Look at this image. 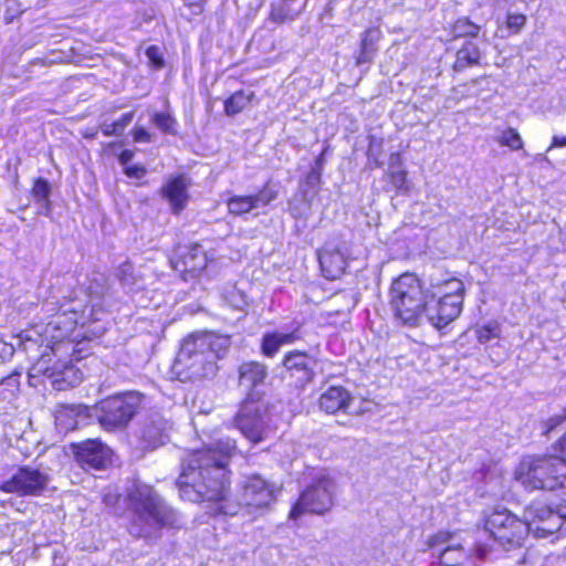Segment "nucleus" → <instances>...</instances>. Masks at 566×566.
<instances>
[{
    "mask_svg": "<svg viewBox=\"0 0 566 566\" xmlns=\"http://www.w3.org/2000/svg\"><path fill=\"white\" fill-rule=\"evenodd\" d=\"M3 382L10 385V386H17L18 385V378L17 376L12 375V376H9L8 378L3 379Z\"/></svg>",
    "mask_w": 566,
    "mask_h": 566,
    "instance_id": "603ef678",
    "label": "nucleus"
},
{
    "mask_svg": "<svg viewBox=\"0 0 566 566\" xmlns=\"http://www.w3.org/2000/svg\"><path fill=\"white\" fill-rule=\"evenodd\" d=\"M234 449V442L228 439L192 451L177 480L179 494L182 500L193 503L211 502L213 514L233 516L241 512L255 520L274 502L280 489L260 475H251L242 485L240 502L228 500L227 460Z\"/></svg>",
    "mask_w": 566,
    "mask_h": 566,
    "instance_id": "f257e3e1",
    "label": "nucleus"
},
{
    "mask_svg": "<svg viewBox=\"0 0 566 566\" xmlns=\"http://www.w3.org/2000/svg\"><path fill=\"white\" fill-rule=\"evenodd\" d=\"M390 307L402 323L416 325L424 316L428 319L429 297L420 280L412 273H403L390 286Z\"/></svg>",
    "mask_w": 566,
    "mask_h": 566,
    "instance_id": "0eeeda50",
    "label": "nucleus"
},
{
    "mask_svg": "<svg viewBox=\"0 0 566 566\" xmlns=\"http://www.w3.org/2000/svg\"><path fill=\"white\" fill-rule=\"evenodd\" d=\"M429 297L428 321L437 328L446 327L462 312L463 282L450 274L433 276L427 289Z\"/></svg>",
    "mask_w": 566,
    "mask_h": 566,
    "instance_id": "423d86ee",
    "label": "nucleus"
},
{
    "mask_svg": "<svg viewBox=\"0 0 566 566\" xmlns=\"http://www.w3.org/2000/svg\"><path fill=\"white\" fill-rule=\"evenodd\" d=\"M133 138L136 143H149L150 134L144 127H135Z\"/></svg>",
    "mask_w": 566,
    "mask_h": 566,
    "instance_id": "c03bdc74",
    "label": "nucleus"
},
{
    "mask_svg": "<svg viewBox=\"0 0 566 566\" xmlns=\"http://www.w3.org/2000/svg\"><path fill=\"white\" fill-rule=\"evenodd\" d=\"M124 174L128 178L142 179L147 174V169L143 165H129L124 169Z\"/></svg>",
    "mask_w": 566,
    "mask_h": 566,
    "instance_id": "ea45409f",
    "label": "nucleus"
},
{
    "mask_svg": "<svg viewBox=\"0 0 566 566\" xmlns=\"http://www.w3.org/2000/svg\"><path fill=\"white\" fill-rule=\"evenodd\" d=\"M231 345L230 337L214 333H197L187 337L175 360L174 369L182 380H196L216 373V361Z\"/></svg>",
    "mask_w": 566,
    "mask_h": 566,
    "instance_id": "20e7f679",
    "label": "nucleus"
},
{
    "mask_svg": "<svg viewBox=\"0 0 566 566\" xmlns=\"http://www.w3.org/2000/svg\"><path fill=\"white\" fill-rule=\"evenodd\" d=\"M391 184L399 190L403 189L407 182V171L399 169L390 172Z\"/></svg>",
    "mask_w": 566,
    "mask_h": 566,
    "instance_id": "58836bf2",
    "label": "nucleus"
},
{
    "mask_svg": "<svg viewBox=\"0 0 566 566\" xmlns=\"http://www.w3.org/2000/svg\"><path fill=\"white\" fill-rule=\"evenodd\" d=\"M208 265V255L200 244H192L186 248V251L175 263V270L181 272L187 280L197 277Z\"/></svg>",
    "mask_w": 566,
    "mask_h": 566,
    "instance_id": "a211bd4d",
    "label": "nucleus"
},
{
    "mask_svg": "<svg viewBox=\"0 0 566 566\" xmlns=\"http://www.w3.org/2000/svg\"><path fill=\"white\" fill-rule=\"evenodd\" d=\"M378 39V31L374 29H368L364 32V36L361 39L360 53L357 57V64L369 63L373 59V55L376 51L375 42Z\"/></svg>",
    "mask_w": 566,
    "mask_h": 566,
    "instance_id": "c85d7f7f",
    "label": "nucleus"
},
{
    "mask_svg": "<svg viewBox=\"0 0 566 566\" xmlns=\"http://www.w3.org/2000/svg\"><path fill=\"white\" fill-rule=\"evenodd\" d=\"M528 533L530 526L505 509L494 510L489 514L484 530L479 532L480 535L488 534L494 543L507 551L521 546Z\"/></svg>",
    "mask_w": 566,
    "mask_h": 566,
    "instance_id": "9d476101",
    "label": "nucleus"
},
{
    "mask_svg": "<svg viewBox=\"0 0 566 566\" xmlns=\"http://www.w3.org/2000/svg\"><path fill=\"white\" fill-rule=\"evenodd\" d=\"M535 160L538 161V163H546L548 165H552L549 158L546 155H543V154H537L535 156Z\"/></svg>",
    "mask_w": 566,
    "mask_h": 566,
    "instance_id": "8fccbe9b",
    "label": "nucleus"
},
{
    "mask_svg": "<svg viewBox=\"0 0 566 566\" xmlns=\"http://www.w3.org/2000/svg\"><path fill=\"white\" fill-rule=\"evenodd\" d=\"M154 124L164 133L175 134V119L167 113H156L153 117Z\"/></svg>",
    "mask_w": 566,
    "mask_h": 566,
    "instance_id": "4c0bfd02",
    "label": "nucleus"
},
{
    "mask_svg": "<svg viewBox=\"0 0 566 566\" xmlns=\"http://www.w3.org/2000/svg\"><path fill=\"white\" fill-rule=\"evenodd\" d=\"M352 401V396L345 388L340 386H332L319 397V408L327 413H335L346 410Z\"/></svg>",
    "mask_w": 566,
    "mask_h": 566,
    "instance_id": "b1692460",
    "label": "nucleus"
},
{
    "mask_svg": "<svg viewBox=\"0 0 566 566\" xmlns=\"http://www.w3.org/2000/svg\"><path fill=\"white\" fill-rule=\"evenodd\" d=\"M402 165V158L399 153H394L389 157V166L391 168L400 167Z\"/></svg>",
    "mask_w": 566,
    "mask_h": 566,
    "instance_id": "49530a36",
    "label": "nucleus"
},
{
    "mask_svg": "<svg viewBox=\"0 0 566 566\" xmlns=\"http://www.w3.org/2000/svg\"><path fill=\"white\" fill-rule=\"evenodd\" d=\"M76 461L88 469H104L111 461L112 451L99 440H86L74 446Z\"/></svg>",
    "mask_w": 566,
    "mask_h": 566,
    "instance_id": "f3484780",
    "label": "nucleus"
},
{
    "mask_svg": "<svg viewBox=\"0 0 566 566\" xmlns=\"http://www.w3.org/2000/svg\"><path fill=\"white\" fill-rule=\"evenodd\" d=\"M566 512H555L549 515L543 526L535 528L536 537H547L559 531L565 523Z\"/></svg>",
    "mask_w": 566,
    "mask_h": 566,
    "instance_id": "c756f323",
    "label": "nucleus"
},
{
    "mask_svg": "<svg viewBox=\"0 0 566 566\" xmlns=\"http://www.w3.org/2000/svg\"><path fill=\"white\" fill-rule=\"evenodd\" d=\"M334 492V480L327 474H319L293 505L290 517L297 520L306 512L323 514L332 507Z\"/></svg>",
    "mask_w": 566,
    "mask_h": 566,
    "instance_id": "f8f14e48",
    "label": "nucleus"
},
{
    "mask_svg": "<svg viewBox=\"0 0 566 566\" xmlns=\"http://www.w3.org/2000/svg\"><path fill=\"white\" fill-rule=\"evenodd\" d=\"M14 353V346L0 339V365L11 358Z\"/></svg>",
    "mask_w": 566,
    "mask_h": 566,
    "instance_id": "37998d69",
    "label": "nucleus"
},
{
    "mask_svg": "<svg viewBox=\"0 0 566 566\" xmlns=\"http://www.w3.org/2000/svg\"><path fill=\"white\" fill-rule=\"evenodd\" d=\"M300 12L291 9L285 2L272 4L270 20L275 23L292 22L298 17Z\"/></svg>",
    "mask_w": 566,
    "mask_h": 566,
    "instance_id": "7c9ffc66",
    "label": "nucleus"
},
{
    "mask_svg": "<svg viewBox=\"0 0 566 566\" xmlns=\"http://www.w3.org/2000/svg\"><path fill=\"white\" fill-rule=\"evenodd\" d=\"M348 250L345 243H326L318 252L323 275L328 280L338 279L347 265Z\"/></svg>",
    "mask_w": 566,
    "mask_h": 566,
    "instance_id": "dca6fc26",
    "label": "nucleus"
},
{
    "mask_svg": "<svg viewBox=\"0 0 566 566\" xmlns=\"http://www.w3.org/2000/svg\"><path fill=\"white\" fill-rule=\"evenodd\" d=\"M19 345L23 346L25 352H29L34 346H45V349L41 354V357L31 366L29 370V379L32 386H38L44 380H49L51 386L56 390H66L69 388L75 387L83 380L82 371L75 367L71 361H62L57 360L51 365L52 355H66L63 352H57L54 354L50 348H46V343L38 344L28 343L29 349L25 348L24 343L19 336ZM74 352H70L67 355L74 354Z\"/></svg>",
    "mask_w": 566,
    "mask_h": 566,
    "instance_id": "6e6552de",
    "label": "nucleus"
},
{
    "mask_svg": "<svg viewBox=\"0 0 566 566\" xmlns=\"http://www.w3.org/2000/svg\"><path fill=\"white\" fill-rule=\"evenodd\" d=\"M566 146V137L554 136L551 146L548 147V151L555 147H565Z\"/></svg>",
    "mask_w": 566,
    "mask_h": 566,
    "instance_id": "de8ad7c7",
    "label": "nucleus"
},
{
    "mask_svg": "<svg viewBox=\"0 0 566 566\" xmlns=\"http://www.w3.org/2000/svg\"><path fill=\"white\" fill-rule=\"evenodd\" d=\"M301 339L298 327L286 332L265 333L261 342V352L266 357H274L282 346L294 344Z\"/></svg>",
    "mask_w": 566,
    "mask_h": 566,
    "instance_id": "4be33fe9",
    "label": "nucleus"
},
{
    "mask_svg": "<svg viewBox=\"0 0 566 566\" xmlns=\"http://www.w3.org/2000/svg\"><path fill=\"white\" fill-rule=\"evenodd\" d=\"M239 386L247 391L264 384L268 377V368L259 361L242 363L239 367Z\"/></svg>",
    "mask_w": 566,
    "mask_h": 566,
    "instance_id": "412c9836",
    "label": "nucleus"
},
{
    "mask_svg": "<svg viewBox=\"0 0 566 566\" xmlns=\"http://www.w3.org/2000/svg\"><path fill=\"white\" fill-rule=\"evenodd\" d=\"M166 426L159 421L158 426H147L144 430L143 438L149 442L150 446L156 447L164 443Z\"/></svg>",
    "mask_w": 566,
    "mask_h": 566,
    "instance_id": "c9c22d12",
    "label": "nucleus"
},
{
    "mask_svg": "<svg viewBox=\"0 0 566 566\" xmlns=\"http://www.w3.org/2000/svg\"><path fill=\"white\" fill-rule=\"evenodd\" d=\"M117 277L122 285L130 292L142 290L144 286V274L128 261L119 265Z\"/></svg>",
    "mask_w": 566,
    "mask_h": 566,
    "instance_id": "bb28decb",
    "label": "nucleus"
},
{
    "mask_svg": "<svg viewBox=\"0 0 566 566\" xmlns=\"http://www.w3.org/2000/svg\"><path fill=\"white\" fill-rule=\"evenodd\" d=\"M555 512L551 506L542 502H534L527 506L524 513V522L530 526V533L535 535V528L543 526L549 515Z\"/></svg>",
    "mask_w": 566,
    "mask_h": 566,
    "instance_id": "393cba45",
    "label": "nucleus"
},
{
    "mask_svg": "<svg viewBox=\"0 0 566 566\" xmlns=\"http://www.w3.org/2000/svg\"><path fill=\"white\" fill-rule=\"evenodd\" d=\"M84 307L82 314L76 306L62 305L59 312L54 313L48 323H38L20 334L27 349L28 343H46L54 354L63 352L69 354L75 350L80 338H87V332L83 331L87 319Z\"/></svg>",
    "mask_w": 566,
    "mask_h": 566,
    "instance_id": "7ed1b4c3",
    "label": "nucleus"
},
{
    "mask_svg": "<svg viewBox=\"0 0 566 566\" xmlns=\"http://www.w3.org/2000/svg\"><path fill=\"white\" fill-rule=\"evenodd\" d=\"M235 422L245 438L253 443L260 442L266 436L264 405L251 395L241 405Z\"/></svg>",
    "mask_w": 566,
    "mask_h": 566,
    "instance_id": "ddd939ff",
    "label": "nucleus"
},
{
    "mask_svg": "<svg viewBox=\"0 0 566 566\" xmlns=\"http://www.w3.org/2000/svg\"><path fill=\"white\" fill-rule=\"evenodd\" d=\"M48 482L49 478L45 473L25 465L19 468L9 480L2 482L0 490L19 495H38L45 489Z\"/></svg>",
    "mask_w": 566,
    "mask_h": 566,
    "instance_id": "4468645a",
    "label": "nucleus"
},
{
    "mask_svg": "<svg viewBox=\"0 0 566 566\" xmlns=\"http://www.w3.org/2000/svg\"><path fill=\"white\" fill-rule=\"evenodd\" d=\"M291 213L294 218H302V217H306V213L305 212H301L298 211L294 206H291Z\"/></svg>",
    "mask_w": 566,
    "mask_h": 566,
    "instance_id": "3c124183",
    "label": "nucleus"
},
{
    "mask_svg": "<svg viewBox=\"0 0 566 566\" xmlns=\"http://www.w3.org/2000/svg\"><path fill=\"white\" fill-rule=\"evenodd\" d=\"M277 191L266 184L261 190L253 195H233L227 200V208L230 214L244 216L253 212L259 214V210L265 208L270 202L275 200Z\"/></svg>",
    "mask_w": 566,
    "mask_h": 566,
    "instance_id": "2eb2a0df",
    "label": "nucleus"
},
{
    "mask_svg": "<svg viewBox=\"0 0 566 566\" xmlns=\"http://www.w3.org/2000/svg\"><path fill=\"white\" fill-rule=\"evenodd\" d=\"M312 358L304 352L293 350L285 354L283 366L302 381L312 380L314 373L311 367Z\"/></svg>",
    "mask_w": 566,
    "mask_h": 566,
    "instance_id": "5701e85b",
    "label": "nucleus"
},
{
    "mask_svg": "<svg viewBox=\"0 0 566 566\" xmlns=\"http://www.w3.org/2000/svg\"><path fill=\"white\" fill-rule=\"evenodd\" d=\"M99 280H101V281H104L103 275H96V276L93 279V281H94V282H98Z\"/></svg>",
    "mask_w": 566,
    "mask_h": 566,
    "instance_id": "5fc2aeb1",
    "label": "nucleus"
},
{
    "mask_svg": "<svg viewBox=\"0 0 566 566\" xmlns=\"http://www.w3.org/2000/svg\"><path fill=\"white\" fill-rule=\"evenodd\" d=\"M146 55L149 61L156 66H163L164 62L160 55L159 48L151 45L146 50Z\"/></svg>",
    "mask_w": 566,
    "mask_h": 566,
    "instance_id": "79ce46f5",
    "label": "nucleus"
},
{
    "mask_svg": "<svg viewBox=\"0 0 566 566\" xmlns=\"http://www.w3.org/2000/svg\"><path fill=\"white\" fill-rule=\"evenodd\" d=\"M526 22L524 14L511 13L507 15L506 24L510 29L518 31Z\"/></svg>",
    "mask_w": 566,
    "mask_h": 566,
    "instance_id": "a19ab883",
    "label": "nucleus"
},
{
    "mask_svg": "<svg viewBox=\"0 0 566 566\" xmlns=\"http://www.w3.org/2000/svg\"><path fill=\"white\" fill-rule=\"evenodd\" d=\"M133 158L134 151L129 149H125L118 155V161L124 167V169L126 166H129V163L133 160Z\"/></svg>",
    "mask_w": 566,
    "mask_h": 566,
    "instance_id": "a18cd8bd",
    "label": "nucleus"
},
{
    "mask_svg": "<svg viewBox=\"0 0 566 566\" xmlns=\"http://www.w3.org/2000/svg\"><path fill=\"white\" fill-rule=\"evenodd\" d=\"M499 143L502 146L509 147L511 150H520L524 146L521 135L516 129L511 127L501 133Z\"/></svg>",
    "mask_w": 566,
    "mask_h": 566,
    "instance_id": "72a5a7b5",
    "label": "nucleus"
},
{
    "mask_svg": "<svg viewBox=\"0 0 566 566\" xmlns=\"http://www.w3.org/2000/svg\"><path fill=\"white\" fill-rule=\"evenodd\" d=\"M189 184L184 176L170 178L161 188L163 197L169 202L174 213H180L187 206Z\"/></svg>",
    "mask_w": 566,
    "mask_h": 566,
    "instance_id": "6ab92c4d",
    "label": "nucleus"
},
{
    "mask_svg": "<svg viewBox=\"0 0 566 566\" xmlns=\"http://www.w3.org/2000/svg\"><path fill=\"white\" fill-rule=\"evenodd\" d=\"M94 306H95V305H93V306H92V307L90 308V312H91V316L93 315V312H94Z\"/></svg>",
    "mask_w": 566,
    "mask_h": 566,
    "instance_id": "6e6d98bb",
    "label": "nucleus"
},
{
    "mask_svg": "<svg viewBox=\"0 0 566 566\" xmlns=\"http://www.w3.org/2000/svg\"><path fill=\"white\" fill-rule=\"evenodd\" d=\"M133 118H134L133 112L125 113L120 116V118H118L115 122L103 123L101 125V130H102L103 135H105V136H119L123 134L125 128L132 123Z\"/></svg>",
    "mask_w": 566,
    "mask_h": 566,
    "instance_id": "2f4dec72",
    "label": "nucleus"
},
{
    "mask_svg": "<svg viewBox=\"0 0 566 566\" xmlns=\"http://www.w3.org/2000/svg\"><path fill=\"white\" fill-rule=\"evenodd\" d=\"M500 325L496 322H489L476 329V337L481 344H485L500 336Z\"/></svg>",
    "mask_w": 566,
    "mask_h": 566,
    "instance_id": "e433bc0d",
    "label": "nucleus"
},
{
    "mask_svg": "<svg viewBox=\"0 0 566 566\" xmlns=\"http://www.w3.org/2000/svg\"><path fill=\"white\" fill-rule=\"evenodd\" d=\"M559 426L566 429V413L551 417L546 421V433ZM558 455L524 457L514 471V479L531 491L563 486L566 479V433L558 441Z\"/></svg>",
    "mask_w": 566,
    "mask_h": 566,
    "instance_id": "f03ea898",
    "label": "nucleus"
},
{
    "mask_svg": "<svg viewBox=\"0 0 566 566\" xmlns=\"http://www.w3.org/2000/svg\"><path fill=\"white\" fill-rule=\"evenodd\" d=\"M254 97L253 92L238 91L224 102V112L228 116L241 113Z\"/></svg>",
    "mask_w": 566,
    "mask_h": 566,
    "instance_id": "cd10ccee",
    "label": "nucleus"
},
{
    "mask_svg": "<svg viewBox=\"0 0 566 566\" xmlns=\"http://www.w3.org/2000/svg\"><path fill=\"white\" fill-rule=\"evenodd\" d=\"M50 192L51 187L45 179L39 178L35 180L32 195L34 199L41 205V210L44 213L50 211Z\"/></svg>",
    "mask_w": 566,
    "mask_h": 566,
    "instance_id": "473e14b6",
    "label": "nucleus"
},
{
    "mask_svg": "<svg viewBox=\"0 0 566 566\" xmlns=\"http://www.w3.org/2000/svg\"><path fill=\"white\" fill-rule=\"evenodd\" d=\"M143 398L140 392L126 391L102 400L97 407L99 424L108 431L126 427L142 408Z\"/></svg>",
    "mask_w": 566,
    "mask_h": 566,
    "instance_id": "9b49d317",
    "label": "nucleus"
},
{
    "mask_svg": "<svg viewBox=\"0 0 566 566\" xmlns=\"http://www.w3.org/2000/svg\"><path fill=\"white\" fill-rule=\"evenodd\" d=\"M481 59V51L479 46L472 41H465L460 50L457 52L453 69L461 72L467 67L479 64Z\"/></svg>",
    "mask_w": 566,
    "mask_h": 566,
    "instance_id": "a878e982",
    "label": "nucleus"
},
{
    "mask_svg": "<svg viewBox=\"0 0 566 566\" xmlns=\"http://www.w3.org/2000/svg\"><path fill=\"white\" fill-rule=\"evenodd\" d=\"M480 28L467 18L458 19L452 27V33L455 38L476 36Z\"/></svg>",
    "mask_w": 566,
    "mask_h": 566,
    "instance_id": "f704fd0d",
    "label": "nucleus"
},
{
    "mask_svg": "<svg viewBox=\"0 0 566 566\" xmlns=\"http://www.w3.org/2000/svg\"><path fill=\"white\" fill-rule=\"evenodd\" d=\"M87 416V407L83 405H60L54 410L55 426L64 432L76 429Z\"/></svg>",
    "mask_w": 566,
    "mask_h": 566,
    "instance_id": "aec40b11",
    "label": "nucleus"
},
{
    "mask_svg": "<svg viewBox=\"0 0 566 566\" xmlns=\"http://www.w3.org/2000/svg\"><path fill=\"white\" fill-rule=\"evenodd\" d=\"M128 501L134 513L129 526L133 536H149L164 526L178 523L177 513L149 485L135 484L128 492Z\"/></svg>",
    "mask_w": 566,
    "mask_h": 566,
    "instance_id": "39448f33",
    "label": "nucleus"
},
{
    "mask_svg": "<svg viewBox=\"0 0 566 566\" xmlns=\"http://www.w3.org/2000/svg\"><path fill=\"white\" fill-rule=\"evenodd\" d=\"M88 291H90V293H91L92 295H93V294H95V295H97V296H99V295H102V294L104 293V290H103V289L99 291V290H97V289H94V286H93L92 284L88 286Z\"/></svg>",
    "mask_w": 566,
    "mask_h": 566,
    "instance_id": "864d4df0",
    "label": "nucleus"
},
{
    "mask_svg": "<svg viewBox=\"0 0 566 566\" xmlns=\"http://www.w3.org/2000/svg\"><path fill=\"white\" fill-rule=\"evenodd\" d=\"M463 544H467L465 538L448 532L436 534L429 542L433 555H437L444 566H465L467 564L468 566H475L474 563H471V559L482 560L491 552V546L481 543L480 536L475 543L474 554L467 549Z\"/></svg>",
    "mask_w": 566,
    "mask_h": 566,
    "instance_id": "1a4fd4ad",
    "label": "nucleus"
},
{
    "mask_svg": "<svg viewBox=\"0 0 566 566\" xmlns=\"http://www.w3.org/2000/svg\"><path fill=\"white\" fill-rule=\"evenodd\" d=\"M318 180H319V175L315 170H312L307 175V182L308 184H315V182H318Z\"/></svg>",
    "mask_w": 566,
    "mask_h": 566,
    "instance_id": "09e8293b",
    "label": "nucleus"
}]
</instances>
